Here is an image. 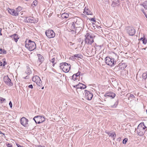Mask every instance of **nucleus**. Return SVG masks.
I'll list each match as a JSON object with an SVG mask.
<instances>
[{
	"instance_id": "obj_1",
	"label": "nucleus",
	"mask_w": 147,
	"mask_h": 147,
	"mask_svg": "<svg viewBox=\"0 0 147 147\" xmlns=\"http://www.w3.org/2000/svg\"><path fill=\"white\" fill-rule=\"evenodd\" d=\"M25 47L30 51H32L36 48V45L34 41L30 40L27 39L25 41Z\"/></svg>"
},
{
	"instance_id": "obj_2",
	"label": "nucleus",
	"mask_w": 147,
	"mask_h": 147,
	"mask_svg": "<svg viewBox=\"0 0 147 147\" xmlns=\"http://www.w3.org/2000/svg\"><path fill=\"white\" fill-rule=\"evenodd\" d=\"M60 67L65 72H68L70 69L71 65L70 64L66 63H60Z\"/></svg>"
},
{
	"instance_id": "obj_3",
	"label": "nucleus",
	"mask_w": 147,
	"mask_h": 147,
	"mask_svg": "<svg viewBox=\"0 0 147 147\" xmlns=\"http://www.w3.org/2000/svg\"><path fill=\"white\" fill-rule=\"evenodd\" d=\"M85 42L86 43L91 45L94 42L93 36L90 34L87 33L85 35Z\"/></svg>"
},
{
	"instance_id": "obj_4",
	"label": "nucleus",
	"mask_w": 147,
	"mask_h": 147,
	"mask_svg": "<svg viewBox=\"0 0 147 147\" xmlns=\"http://www.w3.org/2000/svg\"><path fill=\"white\" fill-rule=\"evenodd\" d=\"M105 63L108 65L113 66L116 64V62L114 59L111 58L109 57H106L105 59Z\"/></svg>"
},
{
	"instance_id": "obj_5",
	"label": "nucleus",
	"mask_w": 147,
	"mask_h": 147,
	"mask_svg": "<svg viewBox=\"0 0 147 147\" xmlns=\"http://www.w3.org/2000/svg\"><path fill=\"white\" fill-rule=\"evenodd\" d=\"M32 80L33 82L36 83L38 86L40 87H42V89H44V86L42 85V81L40 78L38 76H35L33 77Z\"/></svg>"
},
{
	"instance_id": "obj_6",
	"label": "nucleus",
	"mask_w": 147,
	"mask_h": 147,
	"mask_svg": "<svg viewBox=\"0 0 147 147\" xmlns=\"http://www.w3.org/2000/svg\"><path fill=\"white\" fill-rule=\"evenodd\" d=\"M33 119L36 123L39 124L44 122L45 120V118L41 116H36L33 118Z\"/></svg>"
},
{
	"instance_id": "obj_7",
	"label": "nucleus",
	"mask_w": 147,
	"mask_h": 147,
	"mask_svg": "<svg viewBox=\"0 0 147 147\" xmlns=\"http://www.w3.org/2000/svg\"><path fill=\"white\" fill-rule=\"evenodd\" d=\"M127 32L130 36H133L134 35L136 31L133 27H127L126 28Z\"/></svg>"
},
{
	"instance_id": "obj_8",
	"label": "nucleus",
	"mask_w": 147,
	"mask_h": 147,
	"mask_svg": "<svg viewBox=\"0 0 147 147\" xmlns=\"http://www.w3.org/2000/svg\"><path fill=\"white\" fill-rule=\"evenodd\" d=\"M45 34L49 38H52L55 37V34L54 31L51 30H49L45 32Z\"/></svg>"
},
{
	"instance_id": "obj_9",
	"label": "nucleus",
	"mask_w": 147,
	"mask_h": 147,
	"mask_svg": "<svg viewBox=\"0 0 147 147\" xmlns=\"http://www.w3.org/2000/svg\"><path fill=\"white\" fill-rule=\"evenodd\" d=\"M25 21L26 22H30L31 23H36L37 21L33 17H26L24 19Z\"/></svg>"
},
{
	"instance_id": "obj_10",
	"label": "nucleus",
	"mask_w": 147,
	"mask_h": 147,
	"mask_svg": "<svg viewBox=\"0 0 147 147\" xmlns=\"http://www.w3.org/2000/svg\"><path fill=\"white\" fill-rule=\"evenodd\" d=\"M4 81L8 86H12L13 83L11 82V80L9 78L8 76H4L3 78Z\"/></svg>"
},
{
	"instance_id": "obj_11",
	"label": "nucleus",
	"mask_w": 147,
	"mask_h": 147,
	"mask_svg": "<svg viewBox=\"0 0 147 147\" xmlns=\"http://www.w3.org/2000/svg\"><path fill=\"white\" fill-rule=\"evenodd\" d=\"M28 120L24 117H23L20 120L21 124L24 127H26L28 124Z\"/></svg>"
},
{
	"instance_id": "obj_12",
	"label": "nucleus",
	"mask_w": 147,
	"mask_h": 147,
	"mask_svg": "<svg viewBox=\"0 0 147 147\" xmlns=\"http://www.w3.org/2000/svg\"><path fill=\"white\" fill-rule=\"evenodd\" d=\"M8 11L9 13L13 16H16L18 15V12L17 11L15 10L14 9H12L8 8Z\"/></svg>"
},
{
	"instance_id": "obj_13",
	"label": "nucleus",
	"mask_w": 147,
	"mask_h": 147,
	"mask_svg": "<svg viewBox=\"0 0 147 147\" xmlns=\"http://www.w3.org/2000/svg\"><path fill=\"white\" fill-rule=\"evenodd\" d=\"M105 133L108 134L109 137L113 138V140H115V138L116 136V134L114 132H109L107 130H106Z\"/></svg>"
},
{
	"instance_id": "obj_14",
	"label": "nucleus",
	"mask_w": 147,
	"mask_h": 147,
	"mask_svg": "<svg viewBox=\"0 0 147 147\" xmlns=\"http://www.w3.org/2000/svg\"><path fill=\"white\" fill-rule=\"evenodd\" d=\"M85 98L88 100H91L93 97V94L90 92H86L85 93Z\"/></svg>"
},
{
	"instance_id": "obj_15",
	"label": "nucleus",
	"mask_w": 147,
	"mask_h": 147,
	"mask_svg": "<svg viewBox=\"0 0 147 147\" xmlns=\"http://www.w3.org/2000/svg\"><path fill=\"white\" fill-rule=\"evenodd\" d=\"M38 63H39V65H40L43 61L44 58L40 54H38Z\"/></svg>"
},
{
	"instance_id": "obj_16",
	"label": "nucleus",
	"mask_w": 147,
	"mask_h": 147,
	"mask_svg": "<svg viewBox=\"0 0 147 147\" xmlns=\"http://www.w3.org/2000/svg\"><path fill=\"white\" fill-rule=\"evenodd\" d=\"M107 96H109L111 98H113L115 96V94L114 92H108L105 94Z\"/></svg>"
},
{
	"instance_id": "obj_17",
	"label": "nucleus",
	"mask_w": 147,
	"mask_h": 147,
	"mask_svg": "<svg viewBox=\"0 0 147 147\" xmlns=\"http://www.w3.org/2000/svg\"><path fill=\"white\" fill-rule=\"evenodd\" d=\"M76 23H75V22H72V23L70 24L71 29L72 31H74L76 29Z\"/></svg>"
},
{
	"instance_id": "obj_18",
	"label": "nucleus",
	"mask_w": 147,
	"mask_h": 147,
	"mask_svg": "<svg viewBox=\"0 0 147 147\" xmlns=\"http://www.w3.org/2000/svg\"><path fill=\"white\" fill-rule=\"evenodd\" d=\"M12 38H13L15 41L16 42H17L18 40V39H19V38L18 37V35L16 34H14L13 35H11L10 36Z\"/></svg>"
},
{
	"instance_id": "obj_19",
	"label": "nucleus",
	"mask_w": 147,
	"mask_h": 147,
	"mask_svg": "<svg viewBox=\"0 0 147 147\" xmlns=\"http://www.w3.org/2000/svg\"><path fill=\"white\" fill-rule=\"evenodd\" d=\"M25 73L28 75H29L32 73V71L28 65L26 66V69L25 71Z\"/></svg>"
},
{
	"instance_id": "obj_20",
	"label": "nucleus",
	"mask_w": 147,
	"mask_h": 147,
	"mask_svg": "<svg viewBox=\"0 0 147 147\" xmlns=\"http://www.w3.org/2000/svg\"><path fill=\"white\" fill-rule=\"evenodd\" d=\"M118 101H116L114 103H111L110 106L111 108H116L118 104Z\"/></svg>"
},
{
	"instance_id": "obj_21",
	"label": "nucleus",
	"mask_w": 147,
	"mask_h": 147,
	"mask_svg": "<svg viewBox=\"0 0 147 147\" xmlns=\"http://www.w3.org/2000/svg\"><path fill=\"white\" fill-rule=\"evenodd\" d=\"M69 15L68 13H65L62 14L61 16V17L63 18H68Z\"/></svg>"
},
{
	"instance_id": "obj_22",
	"label": "nucleus",
	"mask_w": 147,
	"mask_h": 147,
	"mask_svg": "<svg viewBox=\"0 0 147 147\" xmlns=\"http://www.w3.org/2000/svg\"><path fill=\"white\" fill-rule=\"evenodd\" d=\"M82 29V27L80 26L76 28L74 32L75 33H78Z\"/></svg>"
},
{
	"instance_id": "obj_23",
	"label": "nucleus",
	"mask_w": 147,
	"mask_h": 147,
	"mask_svg": "<svg viewBox=\"0 0 147 147\" xmlns=\"http://www.w3.org/2000/svg\"><path fill=\"white\" fill-rule=\"evenodd\" d=\"M82 56V55L81 54H75L74 55L72 56L71 58V59H74L75 57L76 58H81V57Z\"/></svg>"
},
{
	"instance_id": "obj_24",
	"label": "nucleus",
	"mask_w": 147,
	"mask_h": 147,
	"mask_svg": "<svg viewBox=\"0 0 147 147\" xmlns=\"http://www.w3.org/2000/svg\"><path fill=\"white\" fill-rule=\"evenodd\" d=\"M141 5H142L145 9H147V1L143 2Z\"/></svg>"
},
{
	"instance_id": "obj_25",
	"label": "nucleus",
	"mask_w": 147,
	"mask_h": 147,
	"mask_svg": "<svg viewBox=\"0 0 147 147\" xmlns=\"http://www.w3.org/2000/svg\"><path fill=\"white\" fill-rule=\"evenodd\" d=\"M81 84H82L79 83L78 84L75 86L77 90H78L79 89H81V87L82 86V85H81Z\"/></svg>"
},
{
	"instance_id": "obj_26",
	"label": "nucleus",
	"mask_w": 147,
	"mask_h": 147,
	"mask_svg": "<svg viewBox=\"0 0 147 147\" xmlns=\"http://www.w3.org/2000/svg\"><path fill=\"white\" fill-rule=\"evenodd\" d=\"M140 39L142 40L143 43L144 44H146V43L147 40L145 38H141Z\"/></svg>"
},
{
	"instance_id": "obj_27",
	"label": "nucleus",
	"mask_w": 147,
	"mask_h": 147,
	"mask_svg": "<svg viewBox=\"0 0 147 147\" xmlns=\"http://www.w3.org/2000/svg\"><path fill=\"white\" fill-rule=\"evenodd\" d=\"M6 53V51L5 50L1 49H0V53L2 54H5Z\"/></svg>"
},
{
	"instance_id": "obj_28",
	"label": "nucleus",
	"mask_w": 147,
	"mask_h": 147,
	"mask_svg": "<svg viewBox=\"0 0 147 147\" xmlns=\"http://www.w3.org/2000/svg\"><path fill=\"white\" fill-rule=\"evenodd\" d=\"M142 77L143 79H146L147 78V74L146 73H143L142 74Z\"/></svg>"
},
{
	"instance_id": "obj_29",
	"label": "nucleus",
	"mask_w": 147,
	"mask_h": 147,
	"mask_svg": "<svg viewBox=\"0 0 147 147\" xmlns=\"http://www.w3.org/2000/svg\"><path fill=\"white\" fill-rule=\"evenodd\" d=\"M76 75H73L72 77V79L74 81L76 80H78V78L76 77Z\"/></svg>"
},
{
	"instance_id": "obj_30",
	"label": "nucleus",
	"mask_w": 147,
	"mask_h": 147,
	"mask_svg": "<svg viewBox=\"0 0 147 147\" xmlns=\"http://www.w3.org/2000/svg\"><path fill=\"white\" fill-rule=\"evenodd\" d=\"M37 4V0H35L34 1L33 3L32 4V6L33 5H34V6H36Z\"/></svg>"
},
{
	"instance_id": "obj_31",
	"label": "nucleus",
	"mask_w": 147,
	"mask_h": 147,
	"mask_svg": "<svg viewBox=\"0 0 147 147\" xmlns=\"http://www.w3.org/2000/svg\"><path fill=\"white\" fill-rule=\"evenodd\" d=\"M141 11L145 15L146 17V18L147 19V15L146 14V12H145L144 11V9L143 8H142L141 9Z\"/></svg>"
},
{
	"instance_id": "obj_32",
	"label": "nucleus",
	"mask_w": 147,
	"mask_h": 147,
	"mask_svg": "<svg viewBox=\"0 0 147 147\" xmlns=\"http://www.w3.org/2000/svg\"><path fill=\"white\" fill-rule=\"evenodd\" d=\"M128 139L127 138H125L123 141V143L124 144H125L127 141Z\"/></svg>"
},
{
	"instance_id": "obj_33",
	"label": "nucleus",
	"mask_w": 147,
	"mask_h": 147,
	"mask_svg": "<svg viewBox=\"0 0 147 147\" xmlns=\"http://www.w3.org/2000/svg\"><path fill=\"white\" fill-rule=\"evenodd\" d=\"M120 63L119 65V70H120V69L122 70V69H123V70L124 69H125V67H126V66H124L123 67H120Z\"/></svg>"
},
{
	"instance_id": "obj_34",
	"label": "nucleus",
	"mask_w": 147,
	"mask_h": 147,
	"mask_svg": "<svg viewBox=\"0 0 147 147\" xmlns=\"http://www.w3.org/2000/svg\"><path fill=\"white\" fill-rule=\"evenodd\" d=\"M55 58H53L51 60V61H51V62L53 63V66L55 64V63H54V62H55Z\"/></svg>"
},
{
	"instance_id": "obj_35",
	"label": "nucleus",
	"mask_w": 147,
	"mask_h": 147,
	"mask_svg": "<svg viewBox=\"0 0 147 147\" xmlns=\"http://www.w3.org/2000/svg\"><path fill=\"white\" fill-rule=\"evenodd\" d=\"M81 85H82V86L81 87V89H84L86 88V86L85 85L83 84Z\"/></svg>"
},
{
	"instance_id": "obj_36",
	"label": "nucleus",
	"mask_w": 147,
	"mask_h": 147,
	"mask_svg": "<svg viewBox=\"0 0 147 147\" xmlns=\"http://www.w3.org/2000/svg\"><path fill=\"white\" fill-rule=\"evenodd\" d=\"M80 73L78 72L76 74H74V75H76V76L77 78H78V77H80L79 76L80 75Z\"/></svg>"
},
{
	"instance_id": "obj_37",
	"label": "nucleus",
	"mask_w": 147,
	"mask_h": 147,
	"mask_svg": "<svg viewBox=\"0 0 147 147\" xmlns=\"http://www.w3.org/2000/svg\"><path fill=\"white\" fill-rule=\"evenodd\" d=\"M7 146L8 147H12V145L10 143H8L7 144Z\"/></svg>"
},
{
	"instance_id": "obj_38",
	"label": "nucleus",
	"mask_w": 147,
	"mask_h": 147,
	"mask_svg": "<svg viewBox=\"0 0 147 147\" xmlns=\"http://www.w3.org/2000/svg\"><path fill=\"white\" fill-rule=\"evenodd\" d=\"M90 20L92 22H96V20L94 19V18H90Z\"/></svg>"
},
{
	"instance_id": "obj_39",
	"label": "nucleus",
	"mask_w": 147,
	"mask_h": 147,
	"mask_svg": "<svg viewBox=\"0 0 147 147\" xmlns=\"http://www.w3.org/2000/svg\"><path fill=\"white\" fill-rule=\"evenodd\" d=\"M78 22H77V21H76V22H75V23H76V27H75L76 28H77L78 27H80L79 26V25H78Z\"/></svg>"
},
{
	"instance_id": "obj_40",
	"label": "nucleus",
	"mask_w": 147,
	"mask_h": 147,
	"mask_svg": "<svg viewBox=\"0 0 147 147\" xmlns=\"http://www.w3.org/2000/svg\"><path fill=\"white\" fill-rule=\"evenodd\" d=\"M9 105L10 106V108H11L12 107V105L11 101H10L9 102Z\"/></svg>"
},
{
	"instance_id": "obj_41",
	"label": "nucleus",
	"mask_w": 147,
	"mask_h": 147,
	"mask_svg": "<svg viewBox=\"0 0 147 147\" xmlns=\"http://www.w3.org/2000/svg\"><path fill=\"white\" fill-rule=\"evenodd\" d=\"M29 77L28 75L26 76L23 77V78L24 79H28L29 78Z\"/></svg>"
},
{
	"instance_id": "obj_42",
	"label": "nucleus",
	"mask_w": 147,
	"mask_h": 147,
	"mask_svg": "<svg viewBox=\"0 0 147 147\" xmlns=\"http://www.w3.org/2000/svg\"><path fill=\"white\" fill-rule=\"evenodd\" d=\"M129 97L131 98H133L134 97V96L133 94H130Z\"/></svg>"
},
{
	"instance_id": "obj_43",
	"label": "nucleus",
	"mask_w": 147,
	"mask_h": 147,
	"mask_svg": "<svg viewBox=\"0 0 147 147\" xmlns=\"http://www.w3.org/2000/svg\"><path fill=\"white\" fill-rule=\"evenodd\" d=\"M28 88H33V86L32 84L28 86Z\"/></svg>"
},
{
	"instance_id": "obj_44",
	"label": "nucleus",
	"mask_w": 147,
	"mask_h": 147,
	"mask_svg": "<svg viewBox=\"0 0 147 147\" xmlns=\"http://www.w3.org/2000/svg\"><path fill=\"white\" fill-rule=\"evenodd\" d=\"M1 103L3 102L5 100V98H3L1 97Z\"/></svg>"
},
{
	"instance_id": "obj_45",
	"label": "nucleus",
	"mask_w": 147,
	"mask_h": 147,
	"mask_svg": "<svg viewBox=\"0 0 147 147\" xmlns=\"http://www.w3.org/2000/svg\"><path fill=\"white\" fill-rule=\"evenodd\" d=\"M17 145L18 147H24L23 146H22L19 144H17Z\"/></svg>"
},
{
	"instance_id": "obj_46",
	"label": "nucleus",
	"mask_w": 147,
	"mask_h": 147,
	"mask_svg": "<svg viewBox=\"0 0 147 147\" xmlns=\"http://www.w3.org/2000/svg\"><path fill=\"white\" fill-rule=\"evenodd\" d=\"M75 109L76 110V111L77 110V109H75V108H72V111H73V112H74V111L75 110Z\"/></svg>"
},
{
	"instance_id": "obj_47",
	"label": "nucleus",
	"mask_w": 147,
	"mask_h": 147,
	"mask_svg": "<svg viewBox=\"0 0 147 147\" xmlns=\"http://www.w3.org/2000/svg\"><path fill=\"white\" fill-rule=\"evenodd\" d=\"M6 63L5 62V61H4L3 62V66H4L5 65H6Z\"/></svg>"
},
{
	"instance_id": "obj_48",
	"label": "nucleus",
	"mask_w": 147,
	"mask_h": 147,
	"mask_svg": "<svg viewBox=\"0 0 147 147\" xmlns=\"http://www.w3.org/2000/svg\"><path fill=\"white\" fill-rule=\"evenodd\" d=\"M1 29L0 28V35H2V34L1 33Z\"/></svg>"
},
{
	"instance_id": "obj_49",
	"label": "nucleus",
	"mask_w": 147,
	"mask_h": 147,
	"mask_svg": "<svg viewBox=\"0 0 147 147\" xmlns=\"http://www.w3.org/2000/svg\"><path fill=\"white\" fill-rule=\"evenodd\" d=\"M3 63L2 62L0 61V66H2V65Z\"/></svg>"
},
{
	"instance_id": "obj_50",
	"label": "nucleus",
	"mask_w": 147,
	"mask_h": 147,
	"mask_svg": "<svg viewBox=\"0 0 147 147\" xmlns=\"http://www.w3.org/2000/svg\"><path fill=\"white\" fill-rule=\"evenodd\" d=\"M86 13H87V15H91V14L90 13H89L87 11Z\"/></svg>"
},
{
	"instance_id": "obj_51",
	"label": "nucleus",
	"mask_w": 147,
	"mask_h": 147,
	"mask_svg": "<svg viewBox=\"0 0 147 147\" xmlns=\"http://www.w3.org/2000/svg\"><path fill=\"white\" fill-rule=\"evenodd\" d=\"M139 133L140 134V135L141 136L143 134L142 132H140Z\"/></svg>"
},
{
	"instance_id": "obj_52",
	"label": "nucleus",
	"mask_w": 147,
	"mask_h": 147,
	"mask_svg": "<svg viewBox=\"0 0 147 147\" xmlns=\"http://www.w3.org/2000/svg\"><path fill=\"white\" fill-rule=\"evenodd\" d=\"M1 97H0V103H1Z\"/></svg>"
},
{
	"instance_id": "obj_53",
	"label": "nucleus",
	"mask_w": 147,
	"mask_h": 147,
	"mask_svg": "<svg viewBox=\"0 0 147 147\" xmlns=\"http://www.w3.org/2000/svg\"><path fill=\"white\" fill-rule=\"evenodd\" d=\"M0 134H3V135H4V134H3V133H2V132H0Z\"/></svg>"
},
{
	"instance_id": "obj_54",
	"label": "nucleus",
	"mask_w": 147,
	"mask_h": 147,
	"mask_svg": "<svg viewBox=\"0 0 147 147\" xmlns=\"http://www.w3.org/2000/svg\"><path fill=\"white\" fill-rule=\"evenodd\" d=\"M93 49H92V51H93Z\"/></svg>"
},
{
	"instance_id": "obj_55",
	"label": "nucleus",
	"mask_w": 147,
	"mask_h": 147,
	"mask_svg": "<svg viewBox=\"0 0 147 147\" xmlns=\"http://www.w3.org/2000/svg\"><path fill=\"white\" fill-rule=\"evenodd\" d=\"M38 147H45V146H38Z\"/></svg>"
},
{
	"instance_id": "obj_56",
	"label": "nucleus",
	"mask_w": 147,
	"mask_h": 147,
	"mask_svg": "<svg viewBox=\"0 0 147 147\" xmlns=\"http://www.w3.org/2000/svg\"><path fill=\"white\" fill-rule=\"evenodd\" d=\"M146 127H143V129H145V128H146Z\"/></svg>"
},
{
	"instance_id": "obj_57",
	"label": "nucleus",
	"mask_w": 147,
	"mask_h": 147,
	"mask_svg": "<svg viewBox=\"0 0 147 147\" xmlns=\"http://www.w3.org/2000/svg\"><path fill=\"white\" fill-rule=\"evenodd\" d=\"M74 87L76 88V86H74Z\"/></svg>"
},
{
	"instance_id": "obj_58",
	"label": "nucleus",
	"mask_w": 147,
	"mask_h": 147,
	"mask_svg": "<svg viewBox=\"0 0 147 147\" xmlns=\"http://www.w3.org/2000/svg\"><path fill=\"white\" fill-rule=\"evenodd\" d=\"M146 112H147V110H146Z\"/></svg>"
},
{
	"instance_id": "obj_59",
	"label": "nucleus",
	"mask_w": 147,
	"mask_h": 147,
	"mask_svg": "<svg viewBox=\"0 0 147 147\" xmlns=\"http://www.w3.org/2000/svg\"><path fill=\"white\" fill-rule=\"evenodd\" d=\"M87 91V90H85V91Z\"/></svg>"
},
{
	"instance_id": "obj_60",
	"label": "nucleus",
	"mask_w": 147,
	"mask_h": 147,
	"mask_svg": "<svg viewBox=\"0 0 147 147\" xmlns=\"http://www.w3.org/2000/svg\"><path fill=\"white\" fill-rule=\"evenodd\" d=\"M99 47H101V46H99Z\"/></svg>"
},
{
	"instance_id": "obj_61",
	"label": "nucleus",
	"mask_w": 147,
	"mask_h": 147,
	"mask_svg": "<svg viewBox=\"0 0 147 147\" xmlns=\"http://www.w3.org/2000/svg\"><path fill=\"white\" fill-rule=\"evenodd\" d=\"M78 90H77V92H78Z\"/></svg>"
}]
</instances>
